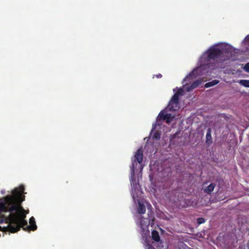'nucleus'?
<instances>
[{
	"label": "nucleus",
	"mask_w": 249,
	"mask_h": 249,
	"mask_svg": "<svg viewBox=\"0 0 249 249\" xmlns=\"http://www.w3.org/2000/svg\"><path fill=\"white\" fill-rule=\"evenodd\" d=\"M25 188L23 185H20L18 188L12 191V195H7L3 198V201L0 202V213L10 212L7 217L9 224L7 228L11 233L19 231L21 228L26 231H36L37 226L35 219L32 216L29 219L30 225L25 219L28 211L25 210L21 206L20 203L25 200L23 195Z\"/></svg>",
	"instance_id": "nucleus-1"
},
{
	"label": "nucleus",
	"mask_w": 249,
	"mask_h": 249,
	"mask_svg": "<svg viewBox=\"0 0 249 249\" xmlns=\"http://www.w3.org/2000/svg\"><path fill=\"white\" fill-rule=\"evenodd\" d=\"M206 60L210 61L211 60H217L219 59L220 61H224L230 59L231 57V52L228 49L220 48L217 46H213L210 48L206 53Z\"/></svg>",
	"instance_id": "nucleus-2"
},
{
	"label": "nucleus",
	"mask_w": 249,
	"mask_h": 249,
	"mask_svg": "<svg viewBox=\"0 0 249 249\" xmlns=\"http://www.w3.org/2000/svg\"><path fill=\"white\" fill-rule=\"evenodd\" d=\"M183 89H179L174 94L168 105L167 108L169 111H175L177 109L179 104V96L183 95Z\"/></svg>",
	"instance_id": "nucleus-3"
},
{
	"label": "nucleus",
	"mask_w": 249,
	"mask_h": 249,
	"mask_svg": "<svg viewBox=\"0 0 249 249\" xmlns=\"http://www.w3.org/2000/svg\"><path fill=\"white\" fill-rule=\"evenodd\" d=\"M134 160L132 161V165L130 166L131 170L133 174L134 173L135 165V163L137 161L139 163H141L143 160V151L141 149H139L134 155Z\"/></svg>",
	"instance_id": "nucleus-4"
},
{
	"label": "nucleus",
	"mask_w": 249,
	"mask_h": 249,
	"mask_svg": "<svg viewBox=\"0 0 249 249\" xmlns=\"http://www.w3.org/2000/svg\"><path fill=\"white\" fill-rule=\"evenodd\" d=\"M174 118V116L171 114L166 113L164 111H161L158 115L159 120L165 121L167 124L171 123Z\"/></svg>",
	"instance_id": "nucleus-5"
},
{
	"label": "nucleus",
	"mask_w": 249,
	"mask_h": 249,
	"mask_svg": "<svg viewBox=\"0 0 249 249\" xmlns=\"http://www.w3.org/2000/svg\"><path fill=\"white\" fill-rule=\"evenodd\" d=\"M202 82L201 80H196L194 81L191 85L186 84L184 86L186 87V90L191 91L193 89L198 87Z\"/></svg>",
	"instance_id": "nucleus-6"
},
{
	"label": "nucleus",
	"mask_w": 249,
	"mask_h": 249,
	"mask_svg": "<svg viewBox=\"0 0 249 249\" xmlns=\"http://www.w3.org/2000/svg\"><path fill=\"white\" fill-rule=\"evenodd\" d=\"M212 130L209 128L207 129L206 136V142L208 145H210L213 142L212 137L211 135Z\"/></svg>",
	"instance_id": "nucleus-7"
},
{
	"label": "nucleus",
	"mask_w": 249,
	"mask_h": 249,
	"mask_svg": "<svg viewBox=\"0 0 249 249\" xmlns=\"http://www.w3.org/2000/svg\"><path fill=\"white\" fill-rule=\"evenodd\" d=\"M151 236L152 239L156 242L160 241V237L159 233L156 230H153L151 232Z\"/></svg>",
	"instance_id": "nucleus-8"
},
{
	"label": "nucleus",
	"mask_w": 249,
	"mask_h": 249,
	"mask_svg": "<svg viewBox=\"0 0 249 249\" xmlns=\"http://www.w3.org/2000/svg\"><path fill=\"white\" fill-rule=\"evenodd\" d=\"M138 205L137 212L140 214L144 213L146 211L144 205L139 201L138 202Z\"/></svg>",
	"instance_id": "nucleus-9"
},
{
	"label": "nucleus",
	"mask_w": 249,
	"mask_h": 249,
	"mask_svg": "<svg viewBox=\"0 0 249 249\" xmlns=\"http://www.w3.org/2000/svg\"><path fill=\"white\" fill-rule=\"evenodd\" d=\"M215 187V184L214 183H211L205 189L204 192L208 194H211Z\"/></svg>",
	"instance_id": "nucleus-10"
},
{
	"label": "nucleus",
	"mask_w": 249,
	"mask_h": 249,
	"mask_svg": "<svg viewBox=\"0 0 249 249\" xmlns=\"http://www.w3.org/2000/svg\"><path fill=\"white\" fill-rule=\"evenodd\" d=\"M131 185L132 186V196L134 198H135V195L134 194V192H135L136 189H137V184H136V180L134 178H132L131 180Z\"/></svg>",
	"instance_id": "nucleus-11"
},
{
	"label": "nucleus",
	"mask_w": 249,
	"mask_h": 249,
	"mask_svg": "<svg viewBox=\"0 0 249 249\" xmlns=\"http://www.w3.org/2000/svg\"><path fill=\"white\" fill-rule=\"evenodd\" d=\"M219 83V81L217 80H214L212 81L206 83L205 85V87L206 88L213 87Z\"/></svg>",
	"instance_id": "nucleus-12"
},
{
	"label": "nucleus",
	"mask_w": 249,
	"mask_h": 249,
	"mask_svg": "<svg viewBox=\"0 0 249 249\" xmlns=\"http://www.w3.org/2000/svg\"><path fill=\"white\" fill-rule=\"evenodd\" d=\"M239 83L245 87L249 88V80H240Z\"/></svg>",
	"instance_id": "nucleus-13"
},
{
	"label": "nucleus",
	"mask_w": 249,
	"mask_h": 249,
	"mask_svg": "<svg viewBox=\"0 0 249 249\" xmlns=\"http://www.w3.org/2000/svg\"><path fill=\"white\" fill-rule=\"evenodd\" d=\"M197 223L198 225L204 223L206 221L205 219L203 217H199L196 219Z\"/></svg>",
	"instance_id": "nucleus-14"
},
{
	"label": "nucleus",
	"mask_w": 249,
	"mask_h": 249,
	"mask_svg": "<svg viewBox=\"0 0 249 249\" xmlns=\"http://www.w3.org/2000/svg\"><path fill=\"white\" fill-rule=\"evenodd\" d=\"M194 71H193L191 72L188 76H187L184 79L185 81H189L191 79L193 78V75H194Z\"/></svg>",
	"instance_id": "nucleus-15"
},
{
	"label": "nucleus",
	"mask_w": 249,
	"mask_h": 249,
	"mask_svg": "<svg viewBox=\"0 0 249 249\" xmlns=\"http://www.w3.org/2000/svg\"><path fill=\"white\" fill-rule=\"evenodd\" d=\"M160 134L158 131L155 132L153 135V139H160Z\"/></svg>",
	"instance_id": "nucleus-16"
},
{
	"label": "nucleus",
	"mask_w": 249,
	"mask_h": 249,
	"mask_svg": "<svg viewBox=\"0 0 249 249\" xmlns=\"http://www.w3.org/2000/svg\"><path fill=\"white\" fill-rule=\"evenodd\" d=\"M243 69L246 72L249 73V62L245 64L243 67Z\"/></svg>",
	"instance_id": "nucleus-17"
},
{
	"label": "nucleus",
	"mask_w": 249,
	"mask_h": 249,
	"mask_svg": "<svg viewBox=\"0 0 249 249\" xmlns=\"http://www.w3.org/2000/svg\"><path fill=\"white\" fill-rule=\"evenodd\" d=\"M155 76L158 78H160L162 77V75L160 73L155 75Z\"/></svg>",
	"instance_id": "nucleus-18"
},
{
	"label": "nucleus",
	"mask_w": 249,
	"mask_h": 249,
	"mask_svg": "<svg viewBox=\"0 0 249 249\" xmlns=\"http://www.w3.org/2000/svg\"><path fill=\"white\" fill-rule=\"evenodd\" d=\"M150 249H155L154 248L152 247L151 248H150Z\"/></svg>",
	"instance_id": "nucleus-19"
}]
</instances>
